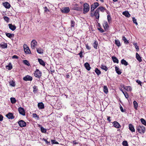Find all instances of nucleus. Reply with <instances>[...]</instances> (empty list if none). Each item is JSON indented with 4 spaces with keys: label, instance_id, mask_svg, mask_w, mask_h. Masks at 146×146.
<instances>
[{
    "label": "nucleus",
    "instance_id": "obj_1",
    "mask_svg": "<svg viewBox=\"0 0 146 146\" xmlns=\"http://www.w3.org/2000/svg\"><path fill=\"white\" fill-rule=\"evenodd\" d=\"M145 127L143 125H138L136 127V129L140 134L144 133L145 131Z\"/></svg>",
    "mask_w": 146,
    "mask_h": 146
},
{
    "label": "nucleus",
    "instance_id": "obj_2",
    "mask_svg": "<svg viewBox=\"0 0 146 146\" xmlns=\"http://www.w3.org/2000/svg\"><path fill=\"white\" fill-rule=\"evenodd\" d=\"M90 10L89 5L87 3L84 4V13L85 14L87 13Z\"/></svg>",
    "mask_w": 146,
    "mask_h": 146
},
{
    "label": "nucleus",
    "instance_id": "obj_3",
    "mask_svg": "<svg viewBox=\"0 0 146 146\" xmlns=\"http://www.w3.org/2000/svg\"><path fill=\"white\" fill-rule=\"evenodd\" d=\"M34 75L36 77L40 78L42 76V73L38 69H37L35 72Z\"/></svg>",
    "mask_w": 146,
    "mask_h": 146
},
{
    "label": "nucleus",
    "instance_id": "obj_4",
    "mask_svg": "<svg viewBox=\"0 0 146 146\" xmlns=\"http://www.w3.org/2000/svg\"><path fill=\"white\" fill-rule=\"evenodd\" d=\"M99 4L98 2L94 3L91 5V12L94 11V10L96 9L98 6Z\"/></svg>",
    "mask_w": 146,
    "mask_h": 146
},
{
    "label": "nucleus",
    "instance_id": "obj_5",
    "mask_svg": "<svg viewBox=\"0 0 146 146\" xmlns=\"http://www.w3.org/2000/svg\"><path fill=\"white\" fill-rule=\"evenodd\" d=\"M37 45V42L35 40H32L31 43V48L33 49H34Z\"/></svg>",
    "mask_w": 146,
    "mask_h": 146
},
{
    "label": "nucleus",
    "instance_id": "obj_6",
    "mask_svg": "<svg viewBox=\"0 0 146 146\" xmlns=\"http://www.w3.org/2000/svg\"><path fill=\"white\" fill-rule=\"evenodd\" d=\"M19 126L21 127H23L26 126V123L23 120H20L18 122Z\"/></svg>",
    "mask_w": 146,
    "mask_h": 146
},
{
    "label": "nucleus",
    "instance_id": "obj_7",
    "mask_svg": "<svg viewBox=\"0 0 146 146\" xmlns=\"http://www.w3.org/2000/svg\"><path fill=\"white\" fill-rule=\"evenodd\" d=\"M24 51L27 54H30L31 53L30 50L28 47L26 45L24 44Z\"/></svg>",
    "mask_w": 146,
    "mask_h": 146
},
{
    "label": "nucleus",
    "instance_id": "obj_8",
    "mask_svg": "<svg viewBox=\"0 0 146 146\" xmlns=\"http://www.w3.org/2000/svg\"><path fill=\"white\" fill-rule=\"evenodd\" d=\"M70 11V9L68 7H64L63 8L62 10L61 11L63 13H68Z\"/></svg>",
    "mask_w": 146,
    "mask_h": 146
},
{
    "label": "nucleus",
    "instance_id": "obj_9",
    "mask_svg": "<svg viewBox=\"0 0 146 146\" xmlns=\"http://www.w3.org/2000/svg\"><path fill=\"white\" fill-rule=\"evenodd\" d=\"M18 110L20 114L23 116L25 115V112L24 109L23 108L21 107L19 108Z\"/></svg>",
    "mask_w": 146,
    "mask_h": 146
},
{
    "label": "nucleus",
    "instance_id": "obj_10",
    "mask_svg": "<svg viewBox=\"0 0 146 146\" xmlns=\"http://www.w3.org/2000/svg\"><path fill=\"white\" fill-rule=\"evenodd\" d=\"M33 78L32 77L30 76L29 75H27V76L24 77L23 78V80L25 81H31L32 80Z\"/></svg>",
    "mask_w": 146,
    "mask_h": 146
},
{
    "label": "nucleus",
    "instance_id": "obj_11",
    "mask_svg": "<svg viewBox=\"0 0 146 146\" xmlns=\"http://www.w3.org/2000/svg\"><path fill=\"white\" fill-rule=\"evenodd\" d=\"M113 125L114 126V127L117 128H119L121 126L120 125L119 123L117 122V121H114L113 123Z\"/></svg>",
    "mask_w": 146,
    "mask_h": 146
},
{
    "label": "nucleus",
    "instance_id": "obj_12",
    "mask_svg": "<svg viewBox=\"0 0 146 146\" xmlns=\"http://www.w3.org/2000/svg\"><path fill=\"white\" fill-rule=\"evenodd\" d=\"M129 130L132 132H134L135 131V129L133 125L131 124H129Z\"/></svg>",
    "mask_w": 146,
    "mask_h": 146
},
{
    "label": "nucleus",
    "instance_id": "obj_13",
    "mask_svg": "<svg viewBox=\"0 0 146 146\" xmlns=\"http://www.w3.org/2000/svg\"><path fill=\"white\" fill-rule=\"evenodd\" d=\"M106 9L103 7H100L97 9V12L99 11H101L102 12H104V11H105Z\"/></svg>",
    "mask_w": 146,
    "mask_h": 146
},
{
    "label": "nucleus",
    "instance_id": "obj_14",
    "mask_svg": "<svg viewBox=\"0 0 146 146\" xmlns=\"http://www.w3.org/2000/svg\"><path fill=\"white\" fill-rule=\"evenodd\" d=\"M38 106L40 109H43L44 108V104L42 102L38 103Z\"/></svg>",
    "mask_w": 146,
    "mask_h": 146
},
{
    "label": "nucleus",
    "instance_id": "obj_15",
    "mask_svg": "<svg viewBox=\"0 0 146 146\" xmlns=\"http://www.w3.org/2000/svg\"><path fill=\"white\" fill-rule=\"evenodd\" d=\"M122 87L127 91H131L132 90V88L130 86H123V87Z\"/></svg>",
    "mask_w": 146,
    "mask_h": 146
},
{
    "label": "nucleus",
    "instance_id": "obj_16",
    "mask_svg": "<svg viewBox=\"0 0 146 146\" xmlns=\"http://www.w3.org/2000/svg\"><path fill=\"white\" fill-rule=\"evenodd\" d=\"M84 66L86 68V69L88 70H90L91 67L90 66V65L89 63L88 62H86L84 64Z\"/></svg>",
    "mask_w": 146,
    "mask_h": 146
},
{
    "label": "nucleus",
    "instance_id": "obj_17",
    "mask_svg": "<svg viewBox=\"0 0 146 146\" xmlns=\"http://www.w3.org/2000/svg\"><path fill=\"white\" fill-rule=\"evenodd\" d=\"M136 58L139 62H141L142 61L141 57L137 53H136Z\"/></svg>",
    "mask_w": 146,
    "mask_h": 146
},
{
    "label": "nucleus",
    "instance_id": "obj_18",
    "mask_svg": "<svg viewBox=\"0 0 146 146\" xmlns=\"http://www.w3.org/2000/svg\"><path fill=\"white\" fill-rule=\"evenodd\" d=\"M123 14L125 16L128 17H129L130 16V15L129 13L127 11L123 12Z\"/></svg>",
    "mask_w": 146,
    "mask_h": 146
},
{
    "label": "nucleus",
    "instance_id": "obj_19",
    "mask_svg": "<svg viewBox=\"0 0 146 146\" xmlns=\"http://www.w3.org/2000/svg\"><path fill=\"white\" fill-rule=\"evenodd\" d=\"M16 27L15 25L10 24V29L13 31H14L16 29Z\"/></svg>",
    "mask_w": 146,
    "mask_h": 146
},
{
    "label": "nucleus",
    "instance_id": "obj_20",
    "mask_svg": "<svg viewBox=\"0 0 146 146\" xmlns=\"http://www.w3.org/2000/svg\"><path fill=\"white\" fill-rule=\"evenodd\" d=\"M112 58L114 62L116 63H118L119 60L116 57L113 56L112 57Z\"/></svg>",
    "mask_w": 146,
    "mask_h": 146
},
{
    "label": "nucleus",
    "instance_id": "obj_21",
    "mask_svg": "<svg viewBox=\"0 0 146 146\" xmlns=\"http://www.w3.org/2000/svg\"><path fill=\"white\" fill-rule=\"evenodd\" d=\"M115 71L116 73L118 74H120L121 73V72L119 69V68L117 67V66H115Z\"/></svg>",
    "mask_w": 146,
    "mask_h": 146
},
{
    "label": "nucleus",
    "instance_id": "obj_22",
    "mask_svg": "<svg viewBox=\"0 0 146 146\" xmlns=\"http://www.w3.org/2000/svg\"><path fill=\"white\" fill-rule=\"evenodd\" d=\"M38 60L40 64L43 66H45V63L44 62L42 59L39 58L38 59Z\"/></svg>",
    "mask_w": 146,
    "mask_h": 146
},
{
    "label": "nucleus",
    "instance_id": "obj_23",
    "mask_svg": "<svg viewBox=\"0 0 146 146\" xmlns=\"http://www.w3.org/2000/svg\"><path fill=\"white\" fill-rule=\"evenodd\" d=\"M10 99L11 102L12 104H15L17 102V100L14 97L11 98Z\"/></svg>",
    "mask_w": 146,
    "mask_h": 146
},
{
    "label": "nucleus",
    "instance_id": "obj_24",
    "mask_svg": "<svg viewBox=\"0 0 146 146\" xmlns=\"http://www.w3.org/2000/svg\"><path fill=\"white\" fill-rule=\"evenodd\" d=\"M121 63L122 64H123L125 66H127L128 64V62L124 59H123L121 60Z\"/></svg>",
    "mask_w": 146,
    "mask_h": 146
},
{
    "label": "nucleus",
    "instance_id": "obj_25",
    "mask_svg": "<svg viewBox=\"0 0 146 146\" xmlns=\"http://www.w3.org/2000/svg\"><path fill=\"white\" fill-rule=\"evenodd\" d=\"M115 44L118 47H119L121 46L120 43L118 39H115Z\"/></svg>",
    "mask_w": 146,
    "mask_h": 146
},
{
    "label": "nucleus",
    "instance_id": "obj_26",
    "mask_svg": "<svg viewBox=\"0 0 146 146\" xmlns=\"http://www.w3.org/2000/svg\"><path fill=\"white\" fill-rule=\"evenodd\" d=\"M36 50L38 53L39 54H42L43 53V50L41 48H37Z\"/></svg>",
    "mask_w": 146,
    "mask_h": 146
},
{
    "label": "nucleus",
    "instance_id": "obj_27",
    "mask_svg": "<svg viewBox=\"0 0 146 146\" xmlns=\"http://www.w3.org/2000/svg\"><path fill=\"white\" fill-rule=\"evenodd\" d=\"M3 5L5 7L7 8H9V3L8 2H5L3 3Z\"/></svg>",
    "mask_w": 146,
    "mask_h": 146
},
{
    "label": "nucleus",
    "instance_id": "obj_28",
    "mask_svg": "<svg viewBox=\"0 0 146 146\" xmlns=\"http://www.w3.org/2000/svg\"><path fill=\"white\" fill-rule=\"evenodd\" d=\"M94 13H95V16H96V18L97 19H99L100 16L99 11H98V12H97V9H96V11Z\"/></svg>",
    "mask_w": 146,
    "mask_h": 146
},
{
    "label": "nucleus",
    "instance_id": "obj_29",
    "mask_svg": "<svg viewBox=\"0 0 146 146\" xmlns=\"http://www.w3.org/2000/svg\"><path fill=\"white\" fill-rule=\"evenodd\" d=\"M1 46L3 48H5L7 47V45L6 43L2 42L1 44Z\"/></svg>",
    "mask_w": 146,
    "mask_h": 146
},
{
    "label": "nucleus",
    "instance_id": "obj_30",
    "mask_svg": "<svg viewBox=\"0 0 146 146\" xmlns=\"http://www.w3.org/2000/svg\"><path fill=\"white\" fill-rule=\"evenodd\" d=\"M104 92L106 94H107V93L108 92V88L106 86H104Z\"/></svg>",
    "mask_w": 146,
    "mask_h": 146
},
{
    "label": "nucleus",
    "instance_id": "obj_31",
    "mask_svg": "<svg viewBox=\"0 0 146 146\" xmlns=\"http://www.w3.org/2000/svg\"><path fill=\"white\" fill-rule=\"evenodd\" d=\"M122 39L125 43L127 44L129 43L128 41L125 36H123L122 37Z\"/></svg>",
    "mask_w": 146,
    "mask_h": 146
},
{
    "label": "nucleus",
    "instance_id": "obj_32",
    "mask_svg": "<svg viewBox=\"0 0 146 146\" xmlns=\"http://www.w3.org/2000/svg\"><path fill=\"white\" fill-rule=\"evenodd\" d=\"M95 72L98 75L100 74L101 73V72L97 68H96L95 69Z\"/></svg>",
    "mask_w": 146,
    "mask_h": 146
},
{
    "label": "nucleus",
    "instance_id": "obj_33",
    "mask_svg": "<svg viewBox=\"0 0 146 146\" xmlns=\"http://www.w3.org/2000/svg\"><path fill=\"white\" fill-rule=\"evenodd\" d=\"M101 68L102 69L106 71L108 70V68L106 66L102 65L101 66Z\"/></svg>",
    "mask_w": 146,
    "mask_h": 146
},
{
    "label": "nucleus",
    "instance_id": "obj_34",
    "mask_svg": "<svg viewBox=\"0 0 146 146\" xmlns=\"http://www.w3.org/2000/svg\"><path fill=\"white\" fill-rule=\"evenodd\" d=\"M98 45V42L96 41H95L93 44V46L94 47V48L97 49Z\"/></svg>",
    "mask_w": 146,
    "mask_h": 146
},
{
    "label": "nucleus",
    "instance_id": "obj_35",
    "mask_svg": "<svg viewBox=\"0 0 146 146\" xmlns=\"http://www.w3.org/2000/svg\"><path fill=\"white\" fill-rule=\"evenodd\" d=\"M134 108L135 109H137V108L138 107V104L136 101H134L133 102Z\"/></svg>",
    "mask_w": 146,
    "mask_h": 146
},
{
    "label": "nucleus",
    "instance_id": "obj_36",
    "mask_svg": "<svg viewBox=\"0 0 146 146\" xmlns=\"http://www.w3.org/2000/svg\"><path fill=\"white\" fill-rule=\"evenodd\" d=\"M10 85L13 87H15V82L13 80L10 82Z\"/></svg>",
    "mask_w": 146,
    "mask_h": 146
},
{
    "label": "nucleus",
    "instance_id": "obj_37",
    "mask_svg": "<svg viewBox=\"0 0 146 146\" xmlns=\"http://www.w3.org/2000/svg\"><path fill=\"white\" fill-rule=\"evenodd\" d=\"M103 25L105 29H107L108 27V25L107 22H105Z\"/></svg>",
    "mask_w": 146,
    "mask_h": 146
},
{
    "label": "nucleus",
    "instance_id": "obj_38",
    "mask_svg": "<svg viewBox=\"0 0 146 146\" xmlns=\"http://www.w3.org/2000/svg\"><path fill=\"white\" fill-rule=\"evenodd\" d=\"M140 120L141 123L145 125H146V121L143 118H141Z\"/></svg>",
    "mask_w": 146,
    "mask_h": 146
},
{
    "label": "nucleus",
    "instance_id": "obj_39",
    "mask_svg": "<svg viewBox=\"0 0 146 146\" xmlns=\"http://www.w3.org/2000/svg\"><path fill=\"white\" fill-rule=\"evenodd\" d=\"M23 62L24 64L28 66H29L30 65V64L29 63V61L27 60H23Z\"/></svg>",
    "mask_w": 146,
    "mask_h": 146
},
{
    "label": "nucleus",
    "instance_id": "obj_40",
    "mask_svg": "<svg viewBox=\"0 0 146 146\" xmlns=\"http://www.w3.org/2000/svg\"><path fill=\"white\" fill-rule=\"evenodd\" d=\"M41 130L42 133H45L46 131V129L43 127H41Z\"/></svg>",
    "mask_w": 146,
    "mask_h": 146
},
{
    "label": "nucleus",
    "instance_id": "obj_41",
    "mask_svg": "<svg viewBox=\"0 0 146 146\" xmlns=\"http://www.w3.org/2000/svg\"><path fill=\"white\" fill-rule=\"evenodd\" d=\"M122 144L123 146H128V143L126 141H123Z\"/></svg>",
    "mask_w": 146,
    "mask_h": 146
},
{
    "label": "nucleus",
    "instance_id": "obj_42",
    "mask_svg": "<svg viewBox=\"0 0 146 146\" xmlns=\"http://www.w3.org/2000/svg\"><path fill=\"white\" fill-rule=\"evenodd\" d=\"M33 92H35L36 91H37L38 89L37 88V86H34L33 87Z\"/></svg>",
    "mask_w": 146,
    "mask_h": 146
},
{
    "label": "nucleus",
    "instance_id": "obj_43",
    "mask_svg": "<svg viewBox=\"0 0 146 146\" xmlns=\"http://www.w3.org/2000/svg\"><path fill=\"white\" fill-rule=\"evenodd\" d=\"M51 142L53 144H59L58 143V142L56 141L55 140H51Z\"/></svg>",
    "mask_w": 146,
    "mask_h": 146
},
{
    "label": "nucleus",
    "instance_id": "obj_44",
    "mask_svg": "<svg viewBox=\"0 0 146 146\" xmlns=\"http://www.w3.org/2000/svg\"><path fill=\"white\" fill-rule=\"evenodd\" d=\"M133 21L134 23H135L136 25H138V23L137 22V20L135 17H133Z\"/></svg>",
    "mask_w": 146,
    "mask_h": 146
},
{
    "label": "nucleus",
    "instance_id": "obj_45",
    "mask_svg": "<svg viewBox=\"0 0 146 146\" xmlns=\"http://www.w3.org/2000/svg\"><path fill=\"white\" fill-rule=\"evenodd\" d=\"M107 19L108 22H110L111 21V18L110 15H108L107 16Z\"/></svg>",
    "mask_w": 146,
    "mask_h": 146
},
{
    "label": "nucleus",
    "instance_id": "obj_46",
    "mask_svg": "<svg viewBox=\"0 0 146 146\" xmlns=\"http://www.w3.org/2000/svg\"><path fill=\"white\" fill-rule=\"evenodd\" d=\"M14 118V116L12 113H10V119H13Z\"/></svg>",
    "mask_w": 146,
    "mask_h": 146
},
{
    "label": "nucleus",
    "instance_id": "obj_47",
    "mask_svg": "<svg viewBox=\"0 0 146 146\" xmlns=\"http://www.w3.org/2000/svg\"><path fill=\"white\" fill-rule=\"evenodd\" d=\"M4 19L5 21H7V22H8L9 20V18L6 16H5L4 17Z\"/></svg>",
    "mask_w": 146,
    "mask_h": 146
},
{
    "label": "nucleus",
    "instance_id": "obj_48",
    "mask_svg": "<svg viewBox=\"0 0 146 146\" xmlns=\"http://www.w3.org/2000/svg\"><path fill=\"white\" fill-rule=\"evenodd\" d=\"M44 11L45 12L47 13L48 12H49V10L48 9L47 7H44Z\"/></svg>",
    "mask_w": 146,
    "mask_h": 146
},
{
    "label": "nucleus",
    "instance_id": "obj_49",
    "mask_svg": "<svg viewBox=\"0 0 146 146\" xmlns=\"http://www.w3.org/2000/svg\"><path fill=\"white\" fill-rule=\"evenodd\" d=\"M75 25V22L73 21H71V27H74Z\"/></svg>",
    "mask_w": 146,
    "mask_h": 146
},
{
    "label": "nucleus",
    "instance_id": "obj_50",
    "mask_svg": "<svg viewBox=\"0 0 146 146\" xmlns=\"http://www.w3.org/2000/svg\"><path fill=\"white\" fill-rule=\"evenodd\" d=\"M137 43H135L134 44V45H135V48L137 50V51H138L139 50V46L136 45Z\"/></svg>",
    "mask_w": 146,
    "mask_h": 146
},
{
    "label": "nucleus",
    "instance_id": "obj_51",
    "mask_svg": "<svg viewBox=\"0 0 146 146\" xmlns=\"http://www.w3.org/2000/svg\"><path fill=\"white\" fill-rule=\"evenodd\" d=\"M12 58H13V59H14V58L18 59L19 58V57L15 55H14L13 56H12Z\"/></svg>",
    "mask_w": 146,
    "mask_h": 146
},
{
    "label": "nucleus",
    "instance_id": "obj_52",
    "mask_svg": "<svg viewBox=\"0 0 146 146\" xmlns=\"http://www.w3.org/2000/svg\"><path fill=\"white\" fill-rule=\"evenodd\" d=\"M33 117H38L39 118V117L37 115L36 113H33Z\"/></svg>",
    "mask_w": 146,
    "mask_h": 146
},
{
    "label": "nucleus",
    "instance_id": "obj_53",
    "mask_svg": "<svg viewBox=\"0 0 146 146\" xmlns=\"http://www.w3.org/2000/svg\"><path fill=\"white\" fill-rule=\"evenodd\" d=\"M91 12V17H93L94 16H95V13L94 12H93V11Z\"/></svg>",
    "mask_w": 146,
    "mask_h": 146
},
{
    "label": "nucleus",
    "instance_id": "obj_54",
    "mask_svg": "<svg viewBox=\"0 0 146 146\" xmlns=\"http://www.w3.org/2000/svg\"><path fill=\"white\" fill-rule=\"evenodd\" d=\"M136 82L138 83L140 85H141V82L139 80H137L136 81Z\"/></svg>",
    "mask_w": 146,
    "mask_h": 146
},
{
    "label": "nucleus",
    "instance_id": "obj_55",
    "mask_svg": "<svg viewBox=\"0 0 146 146\" xmlns=\"http://www.w3.org/2000/svg\"><path fill=\"white\" fill-rule=\"evenodd\" d=\"M82 54V51H81L78 54L80 55V57L81 58H82L83 57Z\"/></svg>",
    "mask_w": 146,
    "mask_h": 146
},
{
    "label": "nucleus",
    "instance_id": "obj_56",
    "mask_svg": "<svg viewBox=\"0 0 146 146\" xmlns=\"http://www.w3.org/2000/svg\"><path fill=\"white\" fill-rule=\"evenodd\" d=\"M98 30H99L101 32V33H103L104 32V30H103L102 28H99L98 29Z\"/></svg>",
    "mask_w": 146,
    "mask_h": 146
},
{
    "label": "nucleus",
    "instance_id": "obj_57",
    "mask_svg": "<svg viewBox=\"0 0 146 146\" xmlns=\"http://www.w3.org/2000/svg\"><path fill=\"white\" fill-rule=\"evenodd\" d=\"M124 95L126 98L127 99L128 98V95L127 93L126 92V93H125Z\"/></svg>",
    "mask_w": 146,
    "mask_h": 146
},
{
    "label": "nucleus",
    "instance_id": "obj_58",
    "mask_svg": "<svg viewBox=\"0 0 146 146\" xmlns=\"http://www.w3.org/2000/svg\"><path fill=\"white\" fill-rule=\"evenodd\" d=\"M3 117L2 115L0 114V121H1L3 120Z\"/></svg>",
    "mask_w": 146,
    "mask_h": 146
},
{
    "label": "nucleus",
    "instance_id": "obj_59",
    "mask_svg": "<svg viewBox=\"0 0 146 146\" xmlns=\"http://www.w3.org/2000/svg\"><path fill=\"white\" fill-rule=\"evenodd\" d=\"M14 36V35L13 34L10 33V38L13 37Z\"/></svg>",
    "mask_w": 146,
    "mask_h": 146
},
{
    "label": "nucleus",
    "instance_id": "obj_60",
    "mask_svg": "<svg viewBox=\"0 0 146 146\" xmlns=\"http://www.w3.org/2000/svg\"><path fill=\"white\" fill-rule=\"evenodd\" d=\"M86 48L88 50H90V47L88 45V44L86 45Z\"/></svg>",
    "mask_w": 146,
    "mask_h": 146
},
{
    "label": "nucleus",
    "instance_id": "obj_61",
    "mask_svg": "<svg viewBox=\"0 0 146 146\" xmlns=\"http://www.w3.org/2000/svg\"><path fill=\"white\" fill-rule=\"evenodd\" d=\"M110 116H108L107 117V120L109 122H110L111 120H110Z\"/></svg>",
    "mask_w": 146,
    "mask_h": 146
},
{
    "label": "nucleus",
    "instance_id": "obj_62",
    "mask_svg": "<svg viewBox=\"0 0 146 146\" xmlns=\"http://www.w3.org/2000/svg\"><path fill=\"white\" fill-rule=\"evenodd\" d=\"M13 66L11 63L10 62V70L12 68Z\"/></svg>",
    "mask_w": 146,
    "mask_h": 146
},
{
    "label": "nucleus",
    "instance_id": "obj_63",
    "mask_svg": "<svg viewBox=\"0 0 146 146\" xmlns=\"http://www.w3.org/2000/svg\"><path fill=\"white\" fill-rule=\"evenodd\" d=\"M120 110H121V111L122 112H124V110H123V108L121 106L120 107Z\"/></svg>",
    "mask_w": 146,
    "mask_h": 146
},
{
    "label": "nucleus",
    "instance_id": "obj_64",
    "mask_svg": "<svg viewBox=\"0 0 146 146\" xmlns=\"http://www.w3.org/2000/svg\"><path fill=\"white\" fill-rule=\"evenodd\" d=\"M81 9H80L79 8L77 7V8H76L75 10H78V11H80Z\"/></svg>",
    "mask_w": 146,
    "mask_h": 146
}]
</instances>
